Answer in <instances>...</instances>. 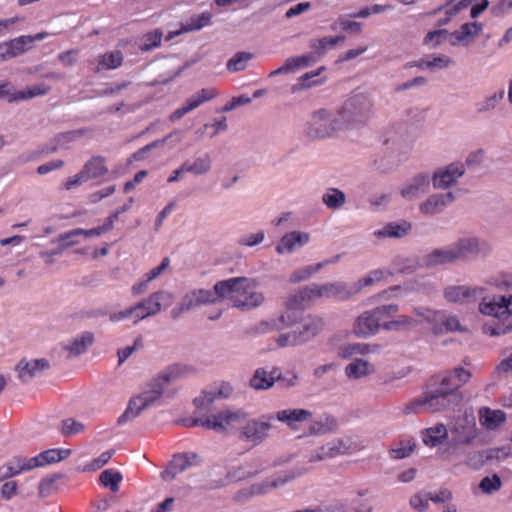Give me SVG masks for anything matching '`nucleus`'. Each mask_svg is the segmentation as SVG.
<instances>
[{"mask_svg": "<svg viewBox=\"0 0 512 512\" xmlns=\"http://www.w3.org/2000/svg\"><path fill=\"white\" fill-rule=\"evenodd\" d=\"M463 396L457 387H452L450 376H433L428 383V391L423 398H418L405 406V413L439 412L455 407Z\"/></svg>", "mask_w": 512, "mask_h": 512, "instance_id": "1", "label": "nucleus"}, {"mask_svg": "<svg viewBox=\"0 0 512 512\" xmlns=\"http://www.w3.org/2000/svg\"><path fill=\"white\" fill-rule=\"evenodd\" d=\"M486 248V243L477 237H462L448 247L433 249L422 258L421 265L426 268H433L467 262L478 257Z\"/></svg>", "mask_w": 512, "mask_h": 512, "instance_id": "2", "label": "nucleus"}, {"mask_svg": "<svg viewBox=\"0 0 512 512\" xmlns=\"http://www.w3.org/2000/svg\"><path fill=\"white\" fill-rule=\"evenodd\" d=\"M214 291L220 298L233 301V306L247 311L258 307L264 300L261 293L255 291V281L246 277L222 280L214 285Z\"/></svg>", "mask_w": 512, "mask_h": 512, "instance_id": "3", "label": "nucleus"}, {"mask_svg": "<svg viewBox=\"0 0 512 512\" xmlns=\"http://www.w3.org/2000/svg\"><path fill=\"white\" fill-rule=\"evenodd\" d=\"M372 100L365 94L359 93L347 99L338 113L344 127L363 124L372 115Z\"/></svg>", "mask_w": 512, "mask_h": 512, "instance_id": "4", "label": "nucleus"}, {"mask_svg": "<svg viewBox=\"0 0 512 512\" xmlns=\"http://www.w3.org/2000/svg\"><path fill=\"white\" fill-rule=\"evenodd\" d=\"M246 418L247 414L243 410H237L235 412L227 410L207 419L185 418L182 419L180 423L185 427L202 426L207 429L224 431L227 427L233 425L234 422L242 423Z\"/></svg>", "mask_w": 512, "mask_h": 512, "instance_id": "5", "label": "nucleus"}, {"mask_svg": "<svg viewBox=\"0 0 512 512\" xmlns=\"http://www.w3.org/2000/svg\"><path fill=\"white\" fill-rule=\"evenodd\" d=\"M342 128L339 117H333L329 111L321 109L313 113L306 134L310 139H323L332 136L337 129Z\"/></svg>", "mask_w": 512, "mask_h": 512, "instance_id": "6", "label": "nucleus"}, {"mask_svg": "<svg viewBox=\"0 0 512 512\" xmlns=\"http://www.w3.org/2000/svg\"><path fill=\"white\" fill-rule=\"evenodd\" d=\"M172 295L166 291H158L151 294L147 299L137 303L135 323L149 316L156 315L162 309V305H169Z\"/></svg>", "mask_w": 512, "mask_h": 512, "instance_id": "7", "label": "nucleus"}, {"mask_svg": "<svg viewBox=\"0 0 512 512\" xmlns=\"http://www.w3.org/2000/svg\"><path fill=\"white\" fill-rule=\"evenodd\" d=\"M273 415L262 416L260 419L248 420L242 427L240 438L255 444L261 443L268 437V432L272 428L271 420Z\"/></svg>", "mask_w": 512, "mask_h": 512, "instance_id": "8", "label": "nucleus"}, {"mask_svg": "<svg viewBox=\"0 0 512 512\" xmlns=\"http://www.w3.org/2000/svg\"><path fill=\"white\" fill-rule=\"evenodd\" d=\"M311 300H313V295L310 285L290 294L285 302L287 310L285 314L281 315L279 318L280 322L286 327L293 325L296 319L292 318L291 311L305 309L306 304Z\"/></svg>", "mask_w": 512, "mask_h": 512, "instance_id": "9", "label": "nucleus"}, {"mask_svg": "<svg viewBox=\"0 0 512 512\" xmlns=\"http://www.w3.org/2000/svg\"><path fill=\"white\" fill-rule=\"evenodd\" d=\"M202 461L200 455L197 453H179L175 454L172 460L168 463L166 469L162 471L161 478L164 481H172L177 474L185 471L191 466L200 464Z\"/></svg>", "mask_w": 512, "mask_h": 512, "instance_id": "10", "label": "nucleus"}, {"mask_svg": "<svg viewBox=\"0 0 512 512\" xmlns=\"http://www.w3.org/2000/svg\"><path fill=\"white\" fill-rule=\"evenodd\" d=\"M465 173V167L462 163H451L445 168L437 169L431 178L435 189H447L457 183V179Z\"/></svg>", "mask_w": 512, "mask_h": 512, "instance_id": "11", "label": "nucleus"}, {"mask_svg": "<svg viewBox=\"0 0 512 512\" xmlns=\"http://www.w3.org/2000/svg\"><path fill=\"white\" fill-rule=\"evenodd\" d=\"M450 444L470 445L478 435L475 422L467 419L458 420L451 428Z\"/></svg>", "mask_w": 512, "mask_h": 512, "instance_id": "12", "label": "nucleus"}, {"mask_svg": "<svg viewBox=\"0 0 512 512\" xmlns=\"http://www.w3.org/2000/svg\"><path fill=\"white\" fill-rule=\"evenodd\" d=\"M50 368L49 361L45 358L35 359V360H26L21 359L17 366L16 370L18 371V378L23 383H28L31 379L37 376L39 373L43 372Z\"/></svg>", "mask_w": 512, "mask_h": 512, "instance_id": "13", "label": "nucleus"}, {"mask_svg": "<svg viewBox=\"0 0 512 512\" xmlns=\"http://www.w3.org/2000/svg\"><path fill=\"white\" fill-rule=\"evenodd\" d=\"M217 96V91L213 88H207L200 90L196 95H193L187 100L186 105L176 109L171 115L170 120L176 121L182 118L188 112L196 109L202 103L209 101Z\"/></svg>", "mask_w": 512, "mask_h": 512, "instance_id": "14", "label": "nucleus"}, {"mask_svg": "<svg viewBox=\"0 0 512 512\" xmlns=\"http://www.w3.org/2000/svg\"><path fill=\"white\" fill-rule=\"evenodd\" d=\"M431 178L428 173L415 175L400 191L403 198L413 200L429 191Z\"/></svg>", "mask_w": 512, "mask_h": 512, "instance_id": "15", "label": "nucleus"}, {"mask_svg": "<svg viewBox=\"0 0 512 512\" xmlns=\"http://www.w3.org/2000/svg\"><path fill=\"white\" fill-rule=\"evenodd\" d=\"M31 36H21L0 45V61L16 57L30 48Z\"/></svg>", "mask_w": 512, "mask_h": 512, "instance_id": "16", "label": "nucleus"}, {"mask_svg": "<svg viewBox=\"0 0 512 512\" xmlns=\"http://www.w3.org/2000/svg\"><path fill=\"white\" fill-rule=\"evenodd\" d=\"M482 288H471L468 286H449L444 290V296L449 302L468 303L475 300L478 293H482Z\"/></svg>", "mask_w": 512, "mask_h": 512, "instance_id": "17", "label": "nucleus"}, {"mask_svg": "<svg viewBox=\"0 0 512 512\" xmlns=\"http://www.w3.org/2000/svg\"><path fill=\"white\" fill-rule=\"evenodd\" d=\"M381 324L372 310L363 312L354 324V332L360 337H366L379 331Z\"/></svg>", "mask_w": 512, "mask_h": 512, "instance_id": "18", "label": "nucleus"}, {"mask_svg": "<svg viewBox=\"0 0 512 512\" xmlns=\"http://www.w3.org/2000/svg\"><path fill=\"white\" fill-rule=\"evenodd\" d=\"M455 199L452 192L445 194H433L430 195L423 203L420 204V211L423 214L434 215L442 211V209L448 204L453 202Z\"/></svg>", "mask_w": 512, "mask_h": 512, "instance_id": "19", "label": "nucleus"}, {"mask_svg": "<svg viewBox=\"0 0 512 512\" xmlns=\"http://www.w3.org/2000/svg\"><path fill=\"white\" fill-rule=\"evenodd\" d=\"M323 326L324 323L321 318H309L305 324L293 330L297 345L304 344L313 339L323 329Z\"/></svg>", "mask_w": 512, "mask_h": 512, "instance_id": "20", "label": "nucleus"}, {"mask_svg": "<svg viewBox=\"0 0 512 512\" xmlns=\"http://www.w3.org/2000/svg\"><path fill=\"white\" fill-rule=\"evenodd\" d=\"M349 447L346 443L341 440H334L332 442L323 445L319 450H317L310 457V462L322 461L327 458H333L339 455H344L348 452Z\"/></svg>", "mask_w": 512, "mask_h": 512, "instance_id": "21", "label": "nucleus"}, {"mask_svg": "<svg viewBox=\"0 0 512 512\" xmlns=\"http://www.w3.org/2000/svg\"><path fill=\"white\" fill-rule=\"evenodd\" d=\"M412 230V224L407 220L389 222L380 230L374 232V236L382 238H403Z\"/></svg>", "mask_w": 512, "mask_h": 512, "instance_id": "22", "label": "nucleus"}, {"mask_svg": "<svg viewBox=\"0 0 512 512\" xmlns=\"http://www.w3.org/2000/svg\"><path fill=\"white\" fill-rule=\"evenodd\" d=\"M313 299L319 298L322 296L327 297H338L340 299H347L350 296H346V294L349 292L346 285L343 283H328L324 285H316L312 284L310 285Z\"/></svg>", "mask_w": 512, "mask_h": 512, "instance_id": "23", "label": "nucleus"}, {"mask_svg": "<svg viewBox=\"0 0 512 512\" xmlns=\"http://www.w3.org/2000/svg\"><path fill=\"white\" fill-rule=\"evenodd\" d=\"M309 238V234L304 232L293 231L287 233L281 238L276 247V251L280 254L284 252H292L296 244L302 246L309 241Z\"/></svg>", "mask_w": 512, "mask_h": 512, "instance_id": "24", "label": "nucleus"}, {"mask_svg": "<svg viewBox=\"0 0 512 512\" xmlns=\"http://www.w3.org/2000/svg\"><path fill=\"white\" fill-rule=\"evenodd\" d=\"M195 372L196 369L190 365L175 363L167 367L157 378L165 385Z\"/></svg>", "mask_w": 512, "mask_h": 512, "instance_id": "25", "label": "nucleus"}, {"mask_svg": "<svg viewBox=\"0 0 512 512\" xmlns=\"http://www.w3.org/2000/svg\"><path fill=\"white\" fill-rule=\"evenodd\" d=\"M81 171L86 180H91L106 175L108 167L105 165L103 156H93L85 163Z\"/></svg>", "mask_w": 512, "mask_h": 512, "instance_id": "26", "label": "nucleus"}, {"mask_svg": "<svg viewBox=\"0 0 512 512\" xmlns=\"http://www.w3.org/2000/svg\"><path fill=\"white\" fill-rule=\"evenodd\" d=\"M511 309V302H506V297L500 296L497 300L494 298L490 302H485L480 304V311L483 314L494 316L496 318H500L503 315H506Z\"/></svg>", "mask_w": 512, "mask_h": 512, "instance_id": "27", "label": "nucleus"}, {"mask_svg": "<svg viewBox=\"0 0 512 512\" xmlns=\"http://www.w3.org/2000/svg\"><path fill=\"white\" fill-rule=\"evenodd\" d=\"M480 422L488 430H494L506 421V414L502 410H492L483 407L479 411Z\"/></svg>", "mask_w": 512, "mask_h": 512, "instance_id": "28", "label": "nucleus"}, {"mask_svg": "<svg viewBox=\"0 0 512 512\" xmlns=\"http://www.w3.org/2000/svg\"><path fill=\"white\" fill-rule=\"evenodd\" d=\"M164 392V384L161 379L155 378L149 385L148 389L137 395L141 403L147 408L153 404Z\"/></svg>", "mask_w": 512, "mask_h": 512, "instance_id": "29", "label": "nucleus"}, {"mask_svg": "<svg viewBox=\"0 0 512 512\" xmlns=\"http://www.w3.org/2000/svg\"><path fill=\"white\" fill-rule=\"evenodd\" d=\"M375 371L374 366L366 360L356 359L345 368L346 375L349 378L359 379L372 374Z\"/></svg>", "mask_w": 512, "mask_h": 512, "instance_id": "30", "label": "nucleus"}, {"mask_svg": "<svg viewBox=\"0 0 512 512\" xmlns=\"http://www.w3.org/2000/svg\"><path fill=\"white\" fill-rule=\"evenodd\" d=\"M94 343V335L92 332L86 331L81 334L79 338H75L69 345H64L63 348L70 352L71 356H79L86 352L87 347Z\"/></svg>", "mask_w": 512, "mask_h": 512, "instance_id": "31", "label": "nucleus"}, {"mask_svg": "<svg viewBox=\"0 0 512 512\" xmlns=\"http://www.w3.org/2000/svg\"><path fill=\"white\" fill-rule=\"evenodd\" d=\"M483 29V25L480 22H467L464 23L460 31H455L452 33L453 37L455 38L450 43L453 46H456L458 44H465V40L472 35H478Z\"/></svg>", "mask_w": 512, "mask_h": 512, "instance_id": "32", "label": "nucleus"}, {"mask_svg": "<svg viewBox=\"0 0 512 512\" xmlns=\"http://www.w3.org/2000/svg\"><path fill=\"white\" fill-rule=\"evenodd\" d=\"M312 413L305 409L282 410L277 412L276 418L281 422L287 423L293 427L294 422L306 421L311 417Z\"/></svg>", "mask_w": 512, "mask_h": 512, "instance_id": "33", "label": "nucleus"}, {"mask_svg": "<svg viewBox=\"0 0 512 512\" xmlns=\"http://www.w3.org/2000/svg\"><path fill=\"white\" fill-rule=\"evenodd\" d=\"M339 258H340V255H336L331 260H326V261H323V262H319L316 265L307 266L305 268L297 270V271H295V272H293L291 274L290 281L292 283H298V282H301L303 280H306L312 274H314V273L318 272L320 269H322L325 265L330 264V263H334V262L338 261Z\"/></svg>", "mask_w": 512, "mask_h": 512, "instance_id": "34", "label": "nucleus"}, {"mask_svg": "<svg viewBox=\"0 0 512 512\" xmlns=\"http://www.w3.org/2000/svg\"><path fill=\"white\" fill-rule=\"evenodd\" d=\"M447 438V429L443 424H437L434 427L425 430L423 442L430 447H436Z\"/></svg>", "mask_w": 512, "mask_h": 512, "instance_id": "35", "label": "nucleus"}, {"mask_svg": "<svg viewBox=\"0 0 512 512\" xmlns=\"http://www.w3.org/2000/svg\"><path fill=\"white\" fill-rule=\"evenodd\" d=\"M432 331L435 335H440L447 332L462 331V327L455 316L444 317L440 313L439 321L433 326Z\"/></svg>", "mask_w": 512, "mask_h": 512, "instance_id": "36", "label": "nucleus"}, {"mask_svg": "<svg viewBox=\"0 0 512 512\" xmlns=\"http://www.w3.org/2000/svg\"><path fill=\"white\" fill-rule=\"evenodd\" d=\"M250 386L255 390H267L274 385L273 377L264 368H258L249 381Z\"/></svg>", "mask_w": 512, "mask_h": 512, "instance_id": "37", "label": "nucleus"}, {"mask_svg": "<svg viewBox=\"0 0 512 512\" xmlns=\"http://www.w3.org/2000/svg\"><path fill=\"white\" fill-rule=\"evenodd\" d=\"M50 91V86L41 83L38 85H34L32 87H28L26 90L18 91L13 93L11 97L8 99L9 102L17 101V100H26L33 98L39 95H45Z\"/></svg>", "mask_w": 512, "mask_h": 512, "instance_id": "38", "label": "nucleus"}, {"mask_svg": "<svg viewBox=\"0 0 512 512\" xmlns=\"http://www.w3.org/2000/svg\"><path fill=\"white\" fill-rule=\"evenodd\" d=\"M419 325V321L407 315H399L397 319L384 322L383 328L387 331L408 330Z\"/></svg>", "mask_w": 512, "mask_h": 512, "instance_id": "39", "label": "nucleus"}, {"mask_svg": "<svg viewBox=\"0 0 512 512\" xmlns=\"http://www.w3.org/2000/svg\"><path fill=\"white\" fill-rule=\"evenodd\" d=\"M210 169L211 159L208 155L197 158L193 163L186 161L181 165V170H186V172H191L195 175L205 174L210 171Z\"/></svg>", "mask_w": 512, "mask_h": 512, "instance_id": "40", "label": "nucleus"}, {"mask_svg": "<svg viewBox=\"0 0 512 512\" xmlns=\"http://www.w3.org/2000/svg\"><path fill=\"white\" fill-rule=\"evenodd\" d=\"M144 409H146V407L141 403L138 396L132 397L128 403L127 409L118 418L117 423L121 425L136 418Z\"/></svg>", "mask_w": 512, "mask_h": 512, "instance_id": "41", "label": "nucleus"}, {"mask_svg": "<svg viewBox=\"0 0 512 512\" xmlns=\"http://www.w3.org/2000/svg\"><path fill=\"white\" fill-rule=\"evenodd\" d=\"M212 14L210 12H203L199 15L192 16L189 21L182 25L181 31L190 32L197 31L210 24Z\"/></svg>", "mask_w": 512, "mask_h": 512, "instance_id": "42", "label": "nucleus"}, {"mask_svg": "<svg viewBox=\"0 0 512 512\" xmlns=\"http://www.w3.org/2000/svg\"><path fill=\"white\" fill-rule=\"evenodd\" d=\"M324 204L330 209H338L345 204L346 197L344 192L336 188H330L323 195Z\"/></svg>", "mask_w": 512, "mask_h": 512, "instance_id": "43", "label": "nucleus"}, {"mask_svg": "<svg viewBox=\"0 0 512 512\" xmlns=\"http://www.w3.org/2000/svg\"><path fill=\"white\" fill-rule=\"evenodd\" d=\"M123 56L120 51L105 53L99 56V66L96 71L99 72L102 68L115 69L121 66Z\"/></svg>", "mask_w": 512, "mask_h": 512, "instance_id": "44", "label": "nucleus"}, {"mask_svg": "<svg viewBox=\"0 0 512 512\" xmlns=\"http://www.w3.org/2000/svg\"><path fill=\"white\" fill-rule=\"evenodd\" d=\"M253 58V54L250 52H237L227 62V69L232 72L243 71L247 67V62Z\"/></svg>", "mask_w": 512, "mask_h": 512, "instance_id": "45", "label": "nucleus"}, {"mask_svg": "<svg viewBox=\"0 0 512 512\" xmlns=\"http://www.w3.org/2000/svg\"><path fill=\"white\" fill-rule=\"evenodd\" d=\"M41 454L43 465L58 463L68 458L72 451L71 449H48Z\"/></svg>", "mask_w": 512, "mask_h": 512, "instance_id": "46", "label": "nucleus"}, {"mask_svg": "<svg viewBox=\"0 0 512 512\" xmlns=\"http://www.w3.org/2000/svg\"><path fill=\"white\" fill-rule=\"evenodd\" d=\"M85 425L74 418L63 419L60 423V432L64 437L79 434L85 430Z\"/></svg>", "mask_w": 512, "mask_h": 512, "instance_id": "47", "label": "nucleus"}, {"mask_svg": "<svg viewBox=\"0 0 512 512\" xmlns=\"http://www.w3.org/2000/svg\"><path fill=\"white\" fill-rule=\"evenodd\" d=\"M100 482L105 486L109 487L112 492L119 490V483L122 481V474L113 470H104L100 474Z\"/></svg>", "mask_w": 512, "mask_h": 512, "instance_id": "48", "label": "nucleus"}, {"mask_svg": "<svg viewBox=\"0 0 512 512\" xmlns=\"http://www.w3.org/2000/svg\"><path fill=\"white\" fill-rule=\"evenodd\" d=\"M487 459V463L491 462H501L512 456V447L511 446H502L489 448L485 450Z\"/></svg>", "mask_w": 512, "mask_h": 512, "instance_id": "49", "label": "nucleus"}, {"mask_svg": "<svg viewBox=\"0 0 512 512\" xmlns=\"http://www.w3.org/2000/svg\"><path fill=\"white\" fill-rule=\"evenodd\" d=\"M64 477V474L62 473H55L48 477L43 478L38 487L39 496L41 498H46L51 495V493L54 491V484L57 480L62 479Z\"/></svg>", "mask_w": 512, "mask_h": 512, "instance_id": "50", "label": "nucleus"}, {"mask_svg": "<svg viewBox=\"0 0 512 512\" xmlns=\"http://www.w3.org/2000/svg\"><path fill=\"white\" fill-rule=\"evenodd\" d=\"M163 33L161 30L156 29L153 32L147 33L142 38V43L140 44L141 51H149L155 47H158L161 44Z\"/></svg>", "mask_w": 512, "mask_h": 512, "instance_id": "51", "label": "nucleus"}, {"mask_svg": "<svg viewBox=\"0 0 512 512\" xmlns=\"http://www.w3.org/2000/svg\"><path fill=\"white\" fill-rule=\"evenodd\" d=\"M504 97V91L501 90L499 92L494 93L493 95L485 98L483 101H480L476 104L478 113H485L495 109L499 101H501Z\"/></svg>", "mask_w": 512, "mask_h": 512, "instance_id": "52", "label": "nucleus"}, {"mask_svg": "<svg viewBox=\"0 0 512 512\" xmlns=\"http://www.w3.org/2000/svg\"><path fill=\"white\" fill-rule=\"evenodd\" d=\"M398 310L399 307L397 304L382 305L372 309L381 327H383L384 322H388L387 319L396 314Z\"/></svg>", "mask_w": 512, "mask_h": 512, "instance_id": "53", "label": "nucleus"}, {"mask_svg": "<svg viewBox=\"0 0 512 512\" xmlns=\"http://www.w3.org/2000/svg\"><path fill=\"white\" fill-rule=\"evenodd\" d=\"M199 305H201V304L198 302V297L195 294V292L193 291L191 293H188L184 296L179 307L172 311V316H173V318H177L180 313L188 311V310H190L196 306H199Z\"/></svg>", "mask_w": 512, "mask_h": 512, "instance_id": "54", "label": "nucleus"}, {"mask_svg": "<svg viewBox=\"0 0 512 512\" xmlns=\"http://www.w3.org/2000/svg\"><path fill=\"white\" fill-rule=\"evenodd\" d=\"M380 350V346L377 344H350L344 349V356H351L355 353L359 354H368L378 352Z\"/></svg>", "mask_w": 512, "mask_h": 512, "instance_id": "55", "label": "nucleus"}, {"mask_svg": "<svg viewBox=\"0 0 512 512\" xmlns=\"http://www.w3.org/2000/svg\"><path fill=\"white\" fill-rule=\"evenodd\" d=\"M449 376L451 377L452 387H457V391H459V388L469 381L471 373L463 367H456L453 369V376Z\"/></svg>", "mask_w": 512, "mask_h": 512, "instance_id": "56", "label": "nucleus"}, {"mask_svg": "<svg viewBox=\"0 0 512 512\" xmlns=\"http://www.w3.org/2000/svg\"><path fill=\"white\" fill-rule=\"evenodd\" d=\"M501 484L500 477L497 474H494L492 477H484L481 480L479 487L484 493L492 494L501 488Z\"/></svg>", "mask_w": 512, "mask_h": 512, "instance_id": "57", "label": "nucleus"}, {"mask_svg": "<svg viewBox=\"0 0 512 512\" xmlns=\"http://www.w3.org/2000/svg\"><path fill=\"white\" fill-rule=\"evenodd\" d=\"M485 456V450L469 453L465 463L471 468L478 470L487 464V459Z\"/></svg>", "mask_w": 512, "mask_h": 512, "instance_id": "58", "label": "nucleus"}, {"mask_svg": "<svg viewBox=\"0 0 512 512\" xmlns=\"http://www.w3.org/2000/svg\"><path fill=\"white\" fill-rule=\"evenodd\" d=\"M412 311L417 316L423 318L425 321L429 322L433 326L436 324V322L439 321V311H434L427 307H414Z\"/></svg>", "mask_w": 512, "mask_h": 512, "instance_id": "59", "label": "nucleus"}, {"mask_svg": "<svg viewBox=\"0 0 512 512\" xmlns=\"http://www.w3.org/2000/svg\"><path fill=\"white\" fill-rule=\"evenodd\" d=\"M114 450L103 452L98 458L92 460L89 464L84 467V471H96L102 468L111 459Z\"/></svg>", "mask_w": 512, "mask_h": 512, "instance_id": "60", "label": "nucleus"}, {"mask_svg": "<svg viewBox=\"0 0 512 512\" xmlns=\"http://www.w3.org/2000/svg\"><path fill=\"white\" fill-rule=\"evenodd\" d=\"M287 61L291 67V71H295L300 67L309 66L312 62L316 61V58L310 53L308 55L287 58Z\"/></svg>", "mask_w": 512, "mask_h": 512, "instance_id": "61", "label": "nucleus"}, {"mask_svg": "<svg viewBox=\"0 0 512 512\" xmlns=\"http://www.w3.org/2000/svg\"><path fill=\"white\" fill-rule=\"evenodd\" d=\"M448 37H453L452 33H450L447 29H439L430 31L426 34L424 38V42L428 44L429 42L435 40V46L440 45L443 41L447 40Z\"/></svg>", "mask_w": 512, "mask_h": 512, "instance_id": "62", "label": "nucleus"}, {"mask_svg": "<svg viewBox=\"0 0 512 512\" xmlns=\"http://www.w3.org/2000/svg\"><path fill=\"white\" fill-rule=\"evenodd\" d=\"M473 1L474 0H460L457 3L451 4L448 7H445V5H444L442 7H439L438 9H436L434 11V14L441 10H445L446 15L454 16V15L458 14L460 11H462L463 9H466L467 7H469Z\"/></svg>", "mask_w": 512, "mask_h": 512, "instance_id": "63", "label": "nucleus"}, {"mask_svg": "<svg viewBox=\"0 0 512 512\" xmlns=\"http://www.w3.org/2000/svg\"><path fill=\"white\" fill-rule=\"evenodd\" d=\"M510 10H512V0H500L491 7L490 12L494 17H502Z\"/></svg>", "mask_w": 512, "mask_h": 512, "instance_id": "64", "label": "nucleus"}]
</instances>
